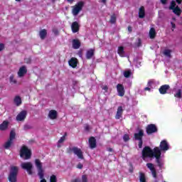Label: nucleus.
I'll use <instances>...</instances> for the list:
<instances>
[{"label": "nucleus", "instance_id": "4", "mask_svg": "<svg viewBox=\"0 0 182 182\" xmlns=\"http://www.w3.org/2000/svg\"><path fill=\"white\" fill-rule=\"evenodd\" d=\"M18 166H11L10 173L9 175V182H16L18 177Z\"/></svg>", "mask_w": 182, "mask_h": 182}, {"label": "nucleus", "instance_id": "32", "mask_svg": "<svg viewBox=\"0 0 182 182\" xmlns=\"http://www.w3.org/2000/svg\"><path fill=\"white\" fill-rule=\"evenodd\" d=\"M9 82L10 83H13L14 85H16V83H18V81H16V79H15V76H14V75H11L9 77Z\"/></svg>", "mask_w": 182, "mask_h": 182}, {"label": "nucleus", "instance_id": "48", "mask_svg": "<svg viewBox=\"0 0 182 182\" xmlns=\"http://www.w3.org/2000/svg\"><path fill=\"white\" fill-rule=\"evenodd\" d=\"M168 0H160L161 4H162V5H167V1Z\"/></svg>", "mask_w": 182, "mask_h": 182}, {"label": "nucleus", "instance_id": "14", "mask_svg": "<svg viewBox=\"0 0 182 182\" xmlns=\"http://www.w3.org/2000/svg\"><path fill=\"white\" fill-rule=\"evenodd\" d=\"M144 136V131L141 129H138V133L134 134V140H143Z\"/></svg>", "mask_w": 182, "mask_h": 182}, {"label": "nucleus", "instance_id": "46", "mask_svg": "<svg viewBox=\"0 0 182 182\" xmlns=\"http://www.w3.org/2000/svg\"><path fill=\"white\" fill-rule=\"evenodd\" d=\"M5 49V45L4 43H0V52Z\"/></svg>", "mask_w": 182, "mask_h": 182}, {"label": "nucleus", "instance_id": "40", "mask_svg": "<svg viewBox=\"0 0 182 182\" xmlns=\"http://www.w3.org/2000/svg\"><path fill=\"white\" fill-rule=\"evenodd\" d=\"M109 22H110V23H116V16L115 15L111 16Z\"/></svg>", "mask_w": 182, "mask_h": 182}, {"label": "nucleus", "instance_id": "23", "mask_svg": "<svg viewBox=\"0 0 182 182\" xmlns=\"http://www.w3.org/2000/svg\"><path fill=\"white\" fill-rule=\"evenodd\" d=\"M47 36L48 31H46V29H42L39 31V36L41 39H42V41H43V39H46Z\"/></svg>", "mask_w": 182, "mask_h": 182}, {"label": "nucleus", "instance_id": "61", "mask_svg": "<svg viewBox=\"0 0 182 182\" xmlns=\"http://www.w3.org/2000/svg\"><path fill=\"white\" fill-rule=\"evenodd\" d=\"M130 173H133V168L129 169Z\"/></svg>", "mask_w": 182, "mask_h": 182}, {"label": "nucleus", "instance_id": "20", "mask_svg": "<svg viewBox=\"0 0 182 182\" xmlns=\"http://www.w3.org/2000/svg\"><path fill=\"white\" fill-rule=\"evenodd\" d=\"M9 126V121H4L0 124V130H1V132H5V130H8Z\"/></svg>", "mask_w": 182, "mask_h": 182}, {"label": "nucleus", "instance_id": "62", "mask_svg": "<svg viewBox=\"0 0 182 182\" xmlns=\"http://www.w3.org/2000/svg\"><path fill=\"white\" fill-rule=\"evenodd\" d=\"M80 58H82V53H80Z\"/></svg>", "mask_w": 182, "mask_h": 182}, {"label": "nucleus", "instance_id": "9", "mask_svg": "<svg viewBox=\"0 0 182 182\" xmlns=\"http://www.w3.org/2000/svg\"><path fill=\"white\" fill-rule=\"evenodd\" d=\"M84 5L85 2L80 1L75 6V7L73 9V14L74 16H77V15H79V12L83 9Z\"/></svg>", "mask_w": 182, "mask_h": 182}, {"label": "nucleus", "instance_id": "28", "mask_svg": "<svg viewBox=\"0 0 182 182\" xmlns=\"http://www.w3.org/2000/svg\"><path fill=\"white\" fill-rule=\"evenodd\" d=\"M171 11H173V14L177 15V16H180V15H181V9H180L178 6H176L174 9H172Z\"/></svg>", "mask_w": 182, "mask_h": 182}, {"label": "nucleus", "instance_id": "44", "mask_svg": "<svg viewBox=\"0 0 182 182\" xmlns=\"http://www.w3.org/2000/svg\"><path fill=\"white\" fill-rule=\"evenodd\" d=\"M82 182H87V175L82 176Z\"/></svg>", "mask_w": 182, "mask_h": 182}, {"label": "nucleus", "instance_id": "35", "mask_svg": "<svg viewBox=\"0 0 182 182\" xmlns=\"http://www.w3.org/2000/svg\"><path fill=\"white\" fill-rule=\"evenodd\" d=\"M65 136H63L58 141V144H57V147L60 148L61 147V143H63V141H65Z\"/></svg>", "mask_w": 182, "mask_h": 182}, {"label": "nucleus", "instance_id": "43", "mask_svg": "<svg viewBox=\"0 0 182 182\" xmlns=\"http://www.w3.org/2000/svg\"><path fill=\"white\" fill-rule=\"evenodd\" d=\"M136 46L137 48H140V46H141V39L138 38L136 43H135Z\"/></svg>", "mask_w": 182, "mask_h": 182}, {"label": "nucleus", "instance_id": "37", "mask_svg": "<svg viewBox=\"0 0 182 182\" xmlns=\"http://www.w3.org/2000/svg\"><path fill=\"white\" fill-rule=\"evenodd\" d=\"M176 1L173 0L171 1V5L169 6V9L171 11L172 9H174L176 8Z\"/></svg>", "mask_w": 182, "mask_h": 182}, {"label": "nucleus", "instance_id": "60", "mask_svg": "<svg viewBox=\"0 0 182 182\" xmlns=\"http://www.w3.org/2000/svg\"><path fill=\"white\" fill-rule=\"evenodd\" d=\"M63 136H65V139H66V136H68V133L65 132Z\"/></svg>", "mask_w": 182, "mask_h": 182}, {"label": "nucleus", "instance_id": "25", "mask_svg": "<svg viewBox=\"0 0 182 182\" xmlns=\"http://www.w3.org/2000/svg\"><path fill=\"white\" fill-rule=\"evenodd\" d=\"M73 49H79L80 48V41L77 39L73 40Z\"/></svg>", "mask_w": 182, "mask_h": 182}, {"label": "nucleus", "instance_id": "39", "mask_svg": "<svg viewBox=\"0 0 182 182\" xmlns=\"http://www.w3.org/2000/svg\"><path fill=\"white\" fill-rule=\"evenodd\" d=\"M131 75H132V71H130V70L124 72V77H127V78L130 77Z\"/></svg>", "mask_w": 182, "mask_h": 182}, {"label": "nucleus", "instance_id": "27", "mask_svg": "<svg viewBox=\"0 0 182 182\" xmlns=\"http://www.w3.org/2000/svg\"><path fill=\"white\" fill-rule=\"evenodd\" d=\"M68 63L71 68H76L77 65V60L76 58H71L69 61Z\"/></svg>", "mask_w": 182, "mask_h": 182}, {"label": "nucleus", "instance_id": "51", "mask_svg": "<svg viewBox=\"0 0 182 182\" xmlns=\"http://www.w3.org/2000/svg\"><path fill=\"white\" fill-rule=\"evenodd\" d=\"M171 27L173 28V29H176V24L173 22H171Z\"/></svg>", "mask_w": 182, "mask_h": 182}, {"label": "nucleus", "instance_id": "42", "mask_svg": "<svg viewBox=\"0 0 182 182\" xmlns=\"http://www.w3.org/2000/svg\"><path fill=\"white\" fill-rule=\"evenodd\" d=\"M58 181V179H56V176L53 175L50 178V182H56Z\"/></svg>", "mask_w": 182, "mask_h": 182}, {"label": "nucleus", "instance_id": "17", "mask_svg": "<svg viewBox=\"0 0 182 182\" xmlns=\"http://www.w3.org/2000/svg\"><path fill=\"white\" fill-rule=\"evenodd\" d=\"M117 90L119 96H120L121 97H123V96H124V87H123V85L118 84L117 85Z\"/></svg>", "mask_w": 182, "mask_h": 182}, {"label": "nucleus", "instance_id": "5", "mask_svg": "<svg viewBox=\"0 0 182 182\" xmlns=\"http://www.w3.org/2000/svg\"><path fill=\"white\" fill-rule=\"evenodd\" d=\"M154 151H155V159H156V163L157 164V166H159V167L160 168H161V167H163V159H161V152H160V148L159 147H155L154 148Z\"/></svg>", "mask_w": 182, "mask_h": 182}, {"label": "nucleus", "instance_id": "45", "mask_svg": "<svg viewBox=\"0 0 182 182\" xmlns=\"http://www.w3.org/2000/svg\"><path fill=\"white\" fill-rule=\"evenodd\" d=\"M138 146L139 149H141V147H143V139L139 140Z\"/></svg>", "mask_w": 182, "mask_h": 182}, {"label": "nucleus", "instance_id": "8", "mask_svg": "<svg viewBox=\"0 0 182 182\" xmlns=\"http://www.w3.org/2000/svg\"><path fill=\"white\" fill-rule=\"evenodd\" d=\"M72 151L78 157V159H80L81 160L85 159L83 156V151H82V149L77 148V146L68 149V153H72Z\"/></svg>", "mask_w": 182, "mask_h": 182}, {"label": "nucleus", "instance_id": "18", "mask_svg": "<svg viewBox=\"0 0 182 182\" xmlns=\"http://www.w3.org/2000/svg\"><path fill=\"white\" fill-rule=\"evenodd\" d=\"M88 143L90 149H96V138L93 136L90 137Z\"/></svg>", "mask_w": 182, "mask_h": 182}, {"label": "nucleus", "instance_id": "52", "mask_svg": "<svg viewBox=\"0 0 182 182\" xmlns=\"http://www.w3.org/2000/svg\"><path fill=\"white\" fill-rule=\"evenodd\" d=\"M176 2L178 4V5H181L182 0H176Z\"/></svg>", "mask_w": 182, "mask_h": 182}, {"label": "nucleus", "instance_id": "33", "mask_svg": "<svg viewBox=\"0 0 182 182\" xmlns=\"http://www.w3.org/2000/svg\"><path fill=\"white\" fill-rule=\"evenodd\" d=\"M139 181L146 182V175L141 172L139 173Z\"/></svg>", "mask_w": 182, "mask_h": 182}, {"label": "nucleus", "instance_id": "36", "mask_svg": "<svg viewBox=\"0 0 182 182\" xmlns=\"http://www.w3.org/2000/svg\"><path fill=\"white\" fill-rule=\"evenodd\" d=\"M175 97H177L178 99H181V90H178L176 91V93L174 95Z\"/></svg>", "mask_w": 182, "mask_h": 182}, {"label": "nucleus", "instance_id": "24", "mask_svg": "<svg viewBox=\"0 0 182 182\" xmlns=\"http://www.w3.org/2000/svg\"><path fill=\"white\" fill-rule=\"evenodd\" d=\"M146 16V11L144 10V6H141L139 11V18L143 19Z\"/></svg>", "mask_w": 182, "mask_h": 182}, {"label": "nucleus", "instance_id": "15", "mask_svg": "<svg viewBox=\"0 0 182 182\" xmlns=\"http://www.w3.org/2000/svg\"><path fill=\"white\" fill-rule=\"evenodd\" d=\"M71 29L73 33H76L79 32V30L80 29V25H79V23L77 21H74L71 24Z\"/></svg>", "mask_w": 182, "mask_h": 182}, {"label": "nucleus", "instance_id": "29", "mask_svg": "<svg viewBox=\"0 0 182 182\" xmlns=\"http://www.w3.org/2000/svg\"><path fill=\"white\" fill-rule=\"evenodd\" d=\"M14 102L16 106H21V105H22V99L19 96H16Z\"/></svg>", "mask_w": 182, "mask_h": 182}, {"label": "nucleus", "instance_id": "56", "mask_svg": "<svg viewBox=\"0 0 182 182\" xmlns=\"http://www.w3.org/2000/svg\"><path fill=\"white\" fill-rule=\"evenodd\" d=\"M107 1V0H101V2H102V4H106Z\"/></svg>", "mask_w": 182, "mask_h": 182}, {"label": "nucleus", "instance_id": "64", "mask_svg": "<svg viewBox=\"0 0 182 182\" xmlns=\"http://www.w3.org/2000/svg\"><path fill=\"white\" fill-rule=\"evenodd\" d=\"M139 65H140V62H139Z\"/></svg>", "mask_w": 182, "mask_h": 182}, {"label": "nucleus", "instance_id": "31", "mask_svg": "<svg viewBox=\"0 0 182 182\" xmlns=\"http://www.w3.org/2000/svg\"><path fill=\"white\" fill-rule=\"evenodd\" d=\"M118 54L122 58L124 56V48L123 46L118 48Z\"/></svg>", "mask_w": 182, "mask_h": 182}, {"label": "nucleus", "instance_id": "58", "mask_svg": "<svg viewBox=\"0 0 182 182\" xmlns=\"http://www.w3.org/2000/svg\"><path fill=\"white\" fill-rule=\"evenodd\" d=\"M107 150H108L109 151H113V149H112V148H108Z\"/></svg>", "mask_w": 182, "mask_h": 182}, {"label": "nucleus", "instance_id": "55", "mask_svg": "<svg viewBox=\"0 0 182 182\" xmlns=\"http://www.w3.org/2000/svg\"><path fill=\"white\" fill-rule=\"evenodd\" d=\"M89 129H90L89 125H86V126H85V130H89Z\"/></svg>", "mask_w": 182, "mask_h": 182}, {"label": "nucleus", "instance_id": "2", "mask_svg": "<svg viewBox=\"0 0 182 182\" xmlns=\"http://www.w3.org/2000/svg\"><path fill=\"white\" fill-rule=\"evenodd\" d=\"M20 156L21 159H23V160H29L32 156V152L31 149H28V146H23L20 150Z\"/></svg>", "mask_w": 182, "mask_h": 182}, {"label": "nucleus", "instance_id": "38", "mask_svg": "<svg viewBox=\"0 0 182 182\" xmlns=\"http://www.w3.org/2000/svg\"><path fill=\"white\" fill-rule=\"evenodd\" d=\"M31 129H33V127L30 124H26L23 126V130H31Z\"/></svg>", "mask_w": 182, "mask_h": 182}, {"label": "nucleus", "instance_id": "11", "mask_svg": "<svg viewBox=\"0 0 182 182\" xmlns=\"http://www.w3.org/2000/svg\"><path fill=\"white\" fill-rule=\"evenodd\" d=\"M146 133L148 134H153V133H157V127L155 124H151L146 127Z\"/></svg>", "mask_w": 182, "mask_h": 182}, {"label": "nucleus", "instance_id": "41", "mask_svg": "<svg viewBox=\"0 0 182 182\" xmlns=\"http://www.w3.org/2000/svg\"><path fill=\"white\" fill-rule=\"evenodd\" d=\"M123 140L124 141H129V140H130V136H129V134H126L123 136Z\"/></svg>", "mask_w": 182, "mask_h": 182}, {"label": "nucleus", "instance_id": "21", "mask_svg": "<svg viewBox=\"0 0 182 182\" xmlns=\"http://www.w3.org/2000/svg\"><path fill=\"white\" fill-rule=\"evenodd\" d=\"M169 89H170V85H162L159 88V92L161 93V95H166V93H167V91Z\"/></svg>", "mask_w": 182, "mask_h": 182}, {"label": "nucleus", "instance_id": "34", "mask_svg": "<svg viewBox=\"0 0 182 182\" xmlns=\"http://www.w3.org/2000/svg\"><path fill=\"white\" fill-rule=\"evenodd\" d=\"M164 55L167 56V58H171V50H165L164 51Z\"/></svg>", "mask_w": 182, "mask_h": 182}, {"label": "nucleus", "instance_id": "26", "mask_svg": "<svg viewBox=\"0 0 182 182\" xmlns=\"http://www.w3.org/2000/svg\"><path fill=\"white\" fill-rule=\"evenodd\" d=\"M93 55H95V50L93 49L88 50L86 53L87 59H92V58L93 57Z\"/></svg>", "mask_w": 182, "mask_h": 182}, {"label": "nucleus", "instance_id": "54", "mask_svg": "<svg viewBox=\"0 0 182 182\" xmlns=\"http://www.w3.org/2000/svg\"><path fill=\"white\" fill-rule=\"evenodd\" d=\"M128 31H129V32H132V26L128 27Z\"/></svg>", "mask_w": 182, "mask_h": 182}, {"label": "nucleus", "instance_id": "53", "mask_svg": "<svg viewBox=\"0 0 182 182\" xmlns=\"http://www.w3.org/2000/svg\"><path fill=\"white\" fill-rule=\"evenodd\" d=\"M73 182H82V181L79 178H75Z\"/></svg>", "mask_w": 182, "mask_h": 182}, {"label": "nucleus", "instance_id": "50", "mask_svg": "<svg viewBox=\"0 0 182 182\" xmlns=\"http://www.w3.org/2000/svg\"><path fill=\"white\" fill-rule=\"evenodd\" d=\"M77 168H80V169L83 168V164H78L77 166Z\"/></svg>", "mask_w": 182, "mask_h": 182}, {"label": "nucleus", "instance_id": "47", "mask_svg": "<svg viewBox=\"0 0 182 182\" xmlns=\"http://www.w3.org/2000/svg\"><path fill=\"white\" fill-rule=\"evenodd\" d=\"M102 90H105V92H107V90H109V87H107V85L102 86Z\"/></svg>", "mask_w": 182, "mask_h": 182}, {"label": "nucleus", "instance_id": "7", "mask_svg": "<svg viewBox=\"0 0 182 182\" xmlns=\"http://www.w3.org/2000/svg\"><path fill=\"white\" fill-rule=\"evenodd\" d=\"M21 167L23 168V170H26L28 174L30 176L33 174V171H32L33 168V164H32L31 162H23L21 164Z\"/></svg>", "mask_w": 182, "mask_h": 182}, {"label": "nucleus", "instance_id": "63", "mask_svg": "<svg viewBox=\"0 0 182 182\" xmlns=\"http://www.w3.org/2000/svg\"><path fill=\"white\" fill-rule=\"evenodd\" d=\"M17 2H21V0H16Z\"/></svg>", "mask_w": 182, "mask_h": 182}, {"label": "nucleus", "instance_id": "3", "mask_svg": "<svg viewBox=\"0 0 182 182\" xmlns=\"http://www.w3.org/2000/svg\"><path fill=\"white\" fill-rule=\"evenodd\" d=\"M35 164L38 169V176L41 180L40 182H46V180L43 179L45 174L43 173V168H42V162L39 159H36Z\"/></svg>", "mask_w": 182, "mask_h": 182}, {"label": "nucleus", "instance_id": "59", "mask_svg": "<svg viewBox=\"0 0 182 182\" xmlns=\"http://www.w3.org/2000/svg\"><path fill=\"white\" fill-rule=\"evenodd\" d=\"M144 90H150V87H146L144 88Z\"/></svg>", "mask_w": 182, "mask_h": 182}, {"label": "nucleus", "instance_id": "10", "mask_svg": "<svg viewBox=\"0 0 182 182\" xmlns=\"http://www.w3.org/2000/svg\"><path fill=\"white\" fill-rule=\"evenodd\" d=\"M159 150H160V153H161V151L166 152L167 151V150H168V149H170V146H168V143H167V141L166 140H163L159 145Z\"/></svg>", "mask_w": 182, "mask_h": 182}, {"label": "nucleus", "instance_id": "49", "mask_svg": "<svg viewBox=\"0 0 182 182\" xmlns=\"http://www.w3.org/2000/svg\"><path fill=\"white\" fill-rule=\"evenodd\" d=\"M53 33L55 34V35H59V31H58V29H56V28H54V29L53 30Z\"/></svg>", "mask_w": 182, "mask_h": 182}, {"label": "nucleus", "instance_id": "12", "mask_svg": "<svg viewBox=\"0 0 182 182\" xmlns=\"http://www.w3.org/2000/svg\"><path fill=\"white\" fill-rule=\"evenodd\" d=\"M26 114H28V112L23 110L16 116V119L17 122H23L26 119Z\"/></svg>", "mask_w": 182, "mask_h": 182}, {"label": "nucleus", "instance_id": "1", "mask_svg": "<svg viewBox=\"0 0 182 182\" xmlns=\"http://www.w3.org/2000/svg\"><path fill=\"white\" fill-rule=\"evenodd\" d=\"M141 154L143 160H144V161H149V159L154 157L156 153L154 151V149L152 150L149 146H145L142 150Z\"/></svg>", "mask_w": 182, "mask_h": 182}, {"label": "nucleus", "instance_id": "13", "mask_svg": "<svg viewBox=\"0 0 182 182\" xmlns=\"http://www.w3.org/2000/svg\"><path fill=\"white\" fill-rule=\"evenodd\" d=\"M146 167L150 170L152 176L154 178H157V172L156 171V168H154V165L151 163L146 164Z\"/></svg>", "mask_w": 182, "mask_h": 182}, {"label": "nucleus", "instance_id": "30", "mask_svg": "<svg viewBox=\"0 0 182 182\" xmlns=\"http://www.w3.org/2000/svg\"><path fill=\"white\" fill-rule=\"evenodd\" d=\"M149 38H150V39H154V38H156V29L154 28H150Z\"/></svg>", "mask_w": 182, "mask_h": 182}, {"label": "nucleus", "instance_id": "6", "mask_svg": "<svg viewBox=\"0 0 182 182\" xmlns=\"http://www.w3.org/2000/svg\"><path fill=\"white\" fill-rule=\"evenodd\" d=\"M16 136V133L15 132V129H12L10 132L9 139V140L4 144V149H9L14 144V140H15V137Z\"/></svg>", "mask_w": 182, "mask_h": 182}, {"label": "nucleus", "instance_id": "22", "mask_svg": "<svg viewBox=\"0 0 182 182\" xmlns=\"http://www.w3.org/2000/svg\"><path fill=\"white\" fill-rule=\"evenodd\" d=\"M123 114V107L119 106L117 108V114L115 116V119H120V117H122V115Z\"/></svg>", "mask_w": 182, "mask_h": 182}, {"label": "nucleus", "instance_id": "16", "mask_svg": "<svg viewBox=\"0 0 182 182\" xmlns=\"http://www.w3.org/2000/svg\"><path fill=\"white\" fill-rule=\"evenodd\" d=\"M28 70H26V67L25 65L22 66L19 68L18 72V77H23L25 75H26Z\"/></svg>", "mask_w": 182, "mask_h": 182}, {"label": "nucleus", "instance_id": "57", "mask_svg": "<svg viewBox=\"0 0 182 182\" xmlns=\"http://www.w3.org/2000/svg\"><path fill=\"white\" fill-rule=\"evenodd\" d=\"M68 1V2H69L70 4H72L73 2V1H75V0H67Z\"/></svg>", "mask_w": 182, "mask_h": 182}, {"label": "nucleus", "instance_id": "19", "mask_svg": "<svg viewBox=\"0 0 182 182\" xmlns=\"http://www.w3.org/2000/svg\"><path fill=\"white\" fill-rule=\"evenodd\" d=\"M48 117L49 119H51V120H55V119H58V112L53 109L49 111Z\"/></svg>", "mask_w": 182, "mask_h": 182}]
</instances>
